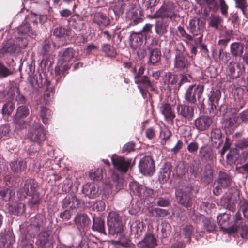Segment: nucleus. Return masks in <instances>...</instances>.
<instances>
[{
  "label": "nucleus",
  "mask_w": 248,
  "mask_h": 248,
  "mask_svg": "<svg viewBox=\"0 0 248 248\" xmlns=\"http://www.w3.org/2000/svg\"><path fill=\"white\" fill-rule=\"evenodd\" d=\"M74 51L72 48H67L62 50L59 54V60L57 65L55 69V74L58 77L56 82L59 81L62 78V74L64 76V72L70 67V61L74 57Z\"/></svg>",
  "instance_id": "1"
},
{
  "label": "nucleus",
  "mask_w": 248,
  "mask_h": 248,
  "mask_svg": "<svg viewBox=\"0 0 248 248\" xmlns=\"http://www.w3.org/2000/svg\"><path fill=\"white\" fill-rule=\"evenodd\" d=\"M107 225L108 234L114 235L120 234L124 230L121 216L114 211H110L108 216Z\"/></svg>",
  "instance_id": "2"
},
{
  "label": "nucleus",
  "mask_w": 248,
  "mask_h": 248,
  "mask_svg": "<svg viewBox=\"0 0 248 248\" xmlns=\"http://www.w3.org/2000/svg\"><path fill=\"white\" fill-rule=\"evenodd\" d=\"M155 18H168L170 21H174L178 15L176 7L172 2H167L163 5L154 15Z\"/></svg>",
  "instance_id": "3"
},
{
  "label": "nucleus",
  "mask_w": 248,
  "mask_h": 248,
  "mask_svg": "<svg viewBox=\"0 0 248 248\" xmlns=\"http://www.w3.org/2000/svg\"><path fill=\"white\" fill-rule=\"evenodd\" d=\"M185 47L182 43L177 46V51L174 62V67L178 70L183 71L188 68L190 65L185 54L184 53Z\"/></svg>",
  "instance_id": "4"
},
{
  "label": "nucleus",
  "mask_w": 248,
  "mask_h": 248,
  "mask_svg": "<svg viewBox=\"0 0 248 248\" xmlns=\"http://www.w3.org/2000/svg\"><path fill=\"white\" fill-rule=\"evenodd\" d=\"M28 138L40 146L46 138V131L43 126L40 123L33 124L31 130L28 134Z\"/></svg>",
  "instance_id": "5"
},
{
  "label": "nucleus",
  "mask_w": 248,
  "mask_h": 248,
  "mask_svg": "<svg viewBox=\"0 0 248 248\" xmlns=\"http://www.w3.org/2000/svg\"><path fill=\"white\" fill-rule=\"evenodd\" d=\"M30 114L29 108L25 105H20L16 109V112L14 119L16 127L18 129L26 128L28 124L24 120Z\"/></svg>",
  "instance_id": "6"
},
{
  "label": "nucleus",
  "mask_w": 248,
  "mask_h": 248,
  "mask_svg": "<svg viewBox=\"0 0 248 248\" xmlns=\"http://www.w3.org/2000/svg\"><path fill=\"white\" fill-rule=\"evenodd\" d=\"M128 6L126 12L127 18L132 20L134 25L141 22L143 20V15L141 9L138 4V0H134L128 5Z\"/></svg>",
  "instance_id": "7"
},
{
  "label": "nucleus",
  "mask_w": 248,
  "mask_h": 248,
  "mask_svg": "<svg viewBox=\"0 0 248 248\" xmlns=\"http://www.w3.org/2000/svg\"><path fill=\"white\" fill-rule=\"evenodd\" d=\"M129 187L133 194L137 196L141 200L151 196L154 190L134 181L130 183Z\"/></svg>",
  "instance_id": "8"
},
{
  "label": "nucleus",
  "mask_w": 248,
  "mask_h": 248,
  "mask_svg": "<svg viewBox=\"0 0 248 248\" xmlns=\"http://www.w3.org/2000/svg\"><path fill=\"white\" fill-rule=\"evenodd\" d=\"M203 86L201 85H190L185 93V98L189 103L195 104L200 100L203 93Z\"/></svg>",
  "instance_id": "9"
},
{
  "label": "nucleus",
  "mask_w": 248,
  "mask_h": 248,
  "mask_svg": "<svg viewBox=\"0 0 248 248\" xmlns=\"http://www.w3.org/2000/svg\"><path fill=\"white\" fill-rule=\"evenodd\" d=\"M45 221L44 217L41 215H38L31 217L30 226L28 229L29 235L31 237H34L38 232L43 228Z\"/></svg>",
  "instance_id": "10"
},
{
  "label": "nucleus",
  "mask_w": 248,
  "mask_h": 248,
  "mask_svg": "<svg viewBox=\"0 0 248 248\" xmlns=\"http://www.w3.org/2000/svg\"><path fill=\"white\" fill-rule=\"evenodd\" d=\"M205 27V21L200 18H194L189 21L188 29L194 35H200L198 39L200 42L202 40V31Z\"/></svg>",
  "instance_id": "11"
},
{
  "label": "nucleus",
  "mask_w": 248,
  "mask_h": 248,
  "mask_svg": "<svg viewBox=\"0 0 248 248\" xmlns=\"http://www.w3.org/2000/svg\"><path fill=\"white\" fill-rule=\"evenodd\" d=\"M52 232L49 230H44L39 232L37 238L36 244L41 248H47L53 244Z\"/></svg>",
  "instance_id": "12"
},
{
  "label": "nucleus",
  "mask_w": 248,
  "mask_h": 248,
  "mask_svg": "<svg viewBox=\"0 0 248 248\" xmlns=\"http://www.w3.org/2000/svg\"><path fill=\"white\" fill-rule=\"evenodd\" d=\"M38 186L36 182L32 179H27L25 183L24 187L20 189L17 192V195L19 201L24 199L27 195L36 191Z\"/></svg>",
  "instance_id": "13"
},
{
  "label": "nucleus",
  "mask_w": 248,
  "mask_h": 248,
  "mask_svg": "<svg viewBox=\"0 0 248 248\" xmlns=\"http://www.w3.org/2000/svg\"><path fill=\"white\" fill-rule=\"evenodd\" d=\"M140 172L144 175H151L155 171V163L150 156H145L140 159L139 164Z\"/></svg>",
  "instance_id": "14"
},
{
  "label": "nucleus",
  "mask_w": 248,
  "mask_h": 248,
  "mask_svg": "<svg viewBox=\"0 0 248 248\" xmlns=\"http://www.w3.org/2000/svg\"><path fill=\"white\" fill-rule=\"evenodd\" d=\"M111 161L114 167L122 172H125L131 166V159L113 155Z\"/></svg>",
  "instance_id": "15"
},
{
  "label": "nucleus",
  "mask_w": 248,
  "mask_h": 248,
  "mask_svg": "<svg viewBox=\"0 0 248 248\" xmlns=\"http://www.w3.org/2000/svg\"><path fill=\"white\" fill-rule=\"evenodd\" d=\"M91 17L93 22L99 28L108 27L110 24V20L106 10L96 11L91 15Z\"/></svg>",
  "instance_id": "16"
},
{
  "label": "nucleus",
  "mask_w": 248,
  "mask_h": 248,
  "mask_svg": "<svg viewBox=\"0 0 248 248\" xmlns=\"http://www.w3.org/2000/svg\"><path fill=\"white\" fill-rule=\"evenodd\" d=\"M178 116L188 121H191L194 117V108L193 107L185 104L178 103L176 107Z\"/></svg>",
  "instance_id": "17"
},
{
  "label": "nucleus",
  "mask_w": 248,
  "mask_h": 248,
  "mask_svg": "<svg viewBox=\"0 0 248 248\" xmlns=\"http://www.w3.org/2000/svg\"><path fill=\"white\" fill-rule=\"evenodd\" d=\"M211 94L209 96L208 110L209 112H214L215 110H218L220 109L219 105V101L221 98V91L218 89H213L210 93Z\"/></svg>",
  "instance_id": "18"
},
{
  "label": "nucleus",
  "mask_w": 248,
  "mask_h": 248,
  "mask_svg": "<svg viewBox=\"0 0 248 248\" xmlns=\"http://www.w3.org/2000/svg\"><path fill=\"white\" fill-rule=\"evenodd\" d=\"M199 156L203 162L212 163L216 160V153L208 145H203L199 149Z\"/></svg>",
  "instance_id": "19"
},
{
  "label": "nucleus",
  "mask_w": 248,
  "mask_h": 248,
  "mask_svg": "<svg viewBox=\"0 0 248 248\" xmlns=\"http://www.w3.org/2000/svg\"><path fill=\"white\" fill-rule=\"evenodd\" d=\"M175 195L178 202L184 207H189L192 205V199L187 188L176 189Z\"/></svg>",
  "instance_id": "20"
},
{
  "label": "nucleus",
  "mask_w": 248,
  "mask_h": 248,
  "mask_svg": "<svg viewBox=\"0 0 248 248\" xmlns=\"http://www.w3.org/2000/svg\"><path fill=\"white\" fill-rule=\"evenodd\" d=\"M227 70L232 78H237L245 73V67L242 62H231L228 65Z\"/></svg>",
  "instance_id": "21"
},
{
  "label": "nucleus",
  "mask_w": 248,
  "mask_h": 248,
  "mask_svg": "<svg viewBox=\"0 0 248 248\" xmlns=\"http://www.w3.org/2000/svg\"><path fill=\"white\" fill-rule=\"evenodd\" d=\"M213 123V119L207 116H201L195 119L194 125L199 132H202L209 128Z\"/></svg>",
  "instance_id": "22"
},
{
  "label": "nucleus",
  "mask_w": 248,
  "mask_h": 248,
  "mask_svg": "<svg viewBox=\"0 0 248 248\" xmlns=\"http://www.w3.org/2000/svg\"><path fill=\"white\" fill-rule=\"evenodd\" d=\"M157 245L156 236L148 232L144 235L143 239L137 244L138 248H155Z\"/></svg>",
  "instance_id": "23"
},
{
  "label": "nucleus",
  "mask_w": 248,
  "mask_h": 248,
  "mask_svg": "<svg viewBox=\"0 0 248 248\" xmlns=\"http://www.w3.org/2000/svg\"><path fill=\"white\" fill-rule=\"evenodd\" d=\"M81 204V201L74 195H68L62 201V207L63 209L74 210Z\"/></svg>",
  "instance_id": "24"
},
{
  "label": "nucleus",
  "mask_w": 248,
  "mask_h": 248,
  "mask_svg": "<svg viewBox=\"0 0 248 248\" xmlns=\"http://www.w3.org/2000/svg\"><path fill=\"white\" fill-rule=\"evenodd\" d=\"M82 192L90 199L95 198L99 194L98 186L93 183H87L83 185Z\"/></svg>",
  "instance_id": "25"
},
{
  "label": "nucleus",
  "mask_w": 248,
  "mask_h": 248,
  "mask_svg": "<svg viewBox=\"0 0 248 248\" xmlns=\"http://www.w3.org/2000/svg\"><path fill=\"white\" fill-rule=\"evenodd\" d=\"M134 0H118L110 6V9L113 11L116 20H117L123 14L125 5L130 4Z\"/></svg>",
  "instance_id": "26"
},
{
  "label": "nucleus",
  "mask_w": 248,
  "mask_h": 248,
  "mask_svg": "<svg viewBox=\"0 0 248 248\" xmlns=\"http://www.w3.org/2000/svg\"><path fill=\"white\" fill-rule=\"evenodd\" d=\"M210 139L213 145L218 148L223 142L221 129L216 127H212Z\"/></svg>",
  "instance_id": "27"
},
{
  "label": "nucleus",
  "mask_w": 248,
  "mask_h": 248,
  "mask_svg": "<svg viewBox=\"0 0 248 248\" xmlns=\"http://www.w3.org/2000/svg\"><path fill=\"white\" fill-rule=\"evenodd\" d=\"M10 167L13 172L19 174L26 169L27 162L22 158H17L11 162Z\"/></svg>",
  "instance_id": "28"
},
{
  "label": "nucleus",
  "mask_w": 248,
  "mask_h": 248,
  "mask_svg": "<svg viewBox=\"0 0 248 248\" xmlns=\"http://www.w3.org/2000/svg\"><path fill=\"white\" fill-rule=\"evenodd\" d=\"M170 21L164 19L157 20L155 25V32L158 35H162L168 31Z\"/></svg>",
  "instance_id": "29"
},
{
  "label": "nucleus",
  "mask_w": 248,
  "mask_h": 248,
  "mask_svg": "<svg viewBox=\"0 0 248 248\" xmlns=\"http://www.w3.org/2000/svg\"><path fill=\"white\" fill-rule=\"evenodd\" d=\"M72 26L78 31L85 29L86 26L83 17L78 14L72 16L69 19Z\"/></svg>",
  "instance_id": "30"
},
{
  "label": "nucleus",
  "mask_w": 248,
  "mask_h": 248,
  "mask_svg": "<svg viewBox=\"0 0 248 248\" xmlns=\"http://www.w3.org/2000/svg\"><path fill=\"white\" fill-rule=\"evenodd\" d=\"M217 183L222 188H227L232 185V181L226 172L220 171L218 173Z\"/></svg>",
  "instance_id": "31"
},
{
  "label": "nucleus",
  "mask_w": 248,
  "mask_h": 248,
  "mask_svg": "<svg viewBox=\"0 0 248 248\" xmlns=\"http://www.w3.org/2000/svg\"><path fill=\"white\" fill-rule=\"evenodd\" d=\"M149 54L148 55V62L151 64H155L158 62L161 59V52L160 50L157 48H148Z\"/></svg>",
  "instance_id": "32"
},
{
  "label": "nucleus",
  "mask_w": 248,
  "mask_h": 248,
  "mask_svg": "<svg viewBox=\"0 0 248 248\" xmlns=\"http://www.w3.org/2000/svg\"><path fill=\"white\" fill-rule=\"evenodd\" d=\"M230 218V215L227 212H224L220 213L217 217V222L218 225L220 226V229L224 231L228 232H230L229 230L230 229L226 227L229 224V219Z\"/></svg>",
  "instance_id": "33"
},
{
  "label": "nucleus",
  "mask_w": 248,
  "mask_h": 248,
  "mask_svg": "<svg viewBox=\"0 0 248 248\" xmlns=\"http://www.w3.org/2000/svg\"><path fill=\"white\" fill-rule=\"evenodd\" d=\"M92 229L100 233L107 235V232L105 230V221L104 219L100 217H93V218Z\"/></svg>",
  "instance_id": "34"
},
{
  "label": "nucleus",
  "mask_w": 248,
  "mask_h": 248,
  "mask_svg": "<svg viewBox=\"0 0 248 248\" xmlns=\"http://www.w3.org/2000/svg\"><path fill=\"white\" fill-rule=\"evenodd\" d=\"M8 210L13 214L18 215L24 212L25 204L21 202H15L12 204L8 203Z\"/></svg>",
  "instance_id": "35"
},
{
  "label": "nucleus",
  "mask_w": 248,
  "mask_h": 248,
  "mask_svg": "<svg viewBox=\"0 0 248 248\" xmlns=\"http://www.w3.org/2000/svg\"><path fill=\"white\" fill-rule=\"evenodd\" d=\"M202 179L207 184L210 183L213 179V170L209 164H207L204 167L202 173L201 174Z\"/></svg>",
  "instance_id": "36"
},
{
  "label": "nucleus",
  "mask_w": 248,
  "mask_h": 248,
  "mask_svg": "<svg viewBox=\"0 0 248 248\" xmlns=\"http://www.w3.org/2000/svg\"><path fill=\"white\" fill-rule=\"evenodd\" d=\"M16 31L19 35L27 37H31V35H35V31L30 29V25L28 23H24L18 27Z\"/></svg>",
  "instance_id": "37"
},
{
  "label": "nucleus",
  "mask_w": 248,
  "mask_h": 248,
  "mask_svg": "<svg viewBox=\"0 0 248 248\" xmlns=\"http://www.w3.org/2000/svg\"><path fill=\"white\" fill-rule=\"evenodd\" d=\"M19 51L17 45L12 43V41H9L7 44L0 49V56L2 57L7 53L12 54Z\"/></svg>",
  "instance_id": "38"
},
{
  "label": "nucleus",
  "mask_w": 248,
  "mask_h": 248,
  "mask_svg": "<svg viewBox=\"0 0 248 248\" xmlns=\"http://www.w3.org/2000/svg\"><path fill=\"white\" fill-rule=\"evenodd\" d=\"M53 48L50 46L48 41H45L43 44L38 48V53L44 58L47 59L52 53Z\"/></svg>",
  "instance_id": "39"
},
{
  "label": "nucleus",
  "mask_w": 248,
  "mask_h": 248,
  "mask_svg": "<svg viewBox=\"0 0 248 248\" xmlns=\"http://www.w3.org/2000/svg\"><path fill=\"white\" fill-rule=\"evenodd\" d=\"M160 111L167 120L173 121L175 117L174 113L172 110L171 105L168 103L164 104L160 108Z\"/></svg>",
  "instance_id": "40"
},
{
  "label": "nucleus",
  "mask_w": 248,
  "mask_h": 248,
  "mask_svg": "<svg viewBox=\"0 0 248 248\" xmlns=\"http://www.w3.org/2000/svg\"><path fill=\"white\" fill-rule=\"evenodd\" d=\"M112 182L109 184L111 188L116 187L117 190H120L123 188V179L120 177L116 172H113L111 175Z\"/></svg>",
  "instance_id": "41"
},
{
  "label": "nucleus",
  "mask_w": 248,
  "mask_h": 248,
  "mask_svg": "<svg viewBox=\"0 0 248 248\" xmlns=\"http://www.w3.org/2000/svg\"><path fill=\"white\" fill-rule=\"evenodd\" d=\"M4 181L8 186H16L20 182L19 174H9L4 177Z\"/></svg>",
  "instance_id": "42"
},
{
  "label": "nucleus",
  "mask_w": 248,
  "mask_h": 248,
  "mask_svg": "<svg viewBox=\"0 0 248 248\" xmlns=\"http://www.w3.org/2000/svg\"><path fill=\"white\" fill-rule=\"evenodd\" d=\"M74 220L79 229L84 228L89 223V218L87 216L83 213L77 214Z\"/></svg>",
  "instance_id": "43"
},
{
  "label": "nucleus",
  "mask_w": 248,
  "mask_h": 248,
  "mask_svg": "<svg viewBox=\"0 0 248 248\" xmlns=\"http://www.w3.org/2000/svg\"><path fill=\"white\" fill-rule=\"evenodd\" d=\"M52 112L51 110L46 106H42L40 108V117L42 122L45 125L48 124L51 118Z\"/></svg>",
  "instance_id": "44"
},
{
  "label": "nucleus",
  "mask_w": 248,
  "mask_h": 248,
  "mask_svg": "<svg viewBox=\"0 0 248 248\" xmlns=\"http://www.w3.org/2000/svg\"><path fill=\"white\" fill-rule=\"evenodd\" d=\"M171 164L167 162L161 168L159 179L163 182H165L169 179L171 174Z\"/></svg>",
  "instance_id": "45"
},
{
  "label": "nucleus",
  "mask_w": 248,
  "mask_h": 248,
  "mask_svg": "<svg viewBox=\"0 0 248 248\" xmlns=\"http://www.w3.org/2000/svg\"><path fill=\"white\" fill-rule=\"evenodd\" d=\"M240 124L237 116H232L226 119L224 123L225 128L228 129L230 131L233 130Z\"/></svg>",
  "instance_id": "46"
},
{
  "label": "nucleus",
  "mask_w": 248,
  "mask_h": 248,
  "mask_svg": "<svg viewBox=\"0 0 248 248\" xmlns=\"http://www.w3.org/2000/svg\"><path fill=\"white\" fill-rule=\"evenodd\" d=\"M239 156V153L236 148L231 149L229 153L226 155L227 163L230 165L235 164Z\"/></svg>",
  "instance_id": "47"
},
{
  "label": "nucleus",
  "mask_w": 248,
  "mask_h": 248,
  "mask_svg": "<svg viewBox=\"0 0 248 248\" xmlns=\"http://www.w3.org/2000/svg\"><path fill=\"white\" fill-rule=\"evenodd\" d=\"M101 50L108 57L114 58L117 55L115 48L108 44H103L101 46Z\"/></svg>",
  "instance_id": "48"
},
{
  "label": "nucleus",
  "mask_w": 248,
  "mask_h": 248,
  "mask_svg": "<svg viewBox=\"0 0 248 248\" xmlns=\"http://www.w3.org/2000/svg\"><path fill=\"white\" fill-rule=\"evenodd\" d=\"M230 49L232 55L235 57L241 55L243 52L242 45L238 42L232 43L230 46Z\"/></svg>",
  "instance_id": "49"
},
{
  "label": "nucleus",
  "mask_w": 248,
  "mask_h": 248,
  "mask_svg": "<svg viewBox=\"0 0 248 248\" xmlns=\"http://www.w3.org/2000/svg\"><path fill=\"white\" fill-rule=\"evenodd\" d=\"M14 69L11 67H7L0 62V79L6 78L13 73Z\"/></svg>",
  "instance_id": "50"
},
{
  "label": "nucleus",
  "mask_w": 248,
  "mask_h": 248,
  "mask_svg": "<svg viewBox=\"0 0 248 248\" xmlns=\"http://www.w3.org/2000/svg\"><path fill=\"white\" fill-rule=\"evenodd\" d=\"M15 195L14 191L7 188H3L0 190V196L5 201L12 200Z\"/></svg>",
  "instance_id": "51"
},
{
  "label": "nucleus",
  "mask_w": 248,
  "mask_h": 248,
  "mask_svg": "<svg viewBox=\"0 0 248 248\" xmlns=\"http://www.w3.org/2000/svg\"><path fill=\"white\" fill-rule=\"evenodd\" d=\"M150 212L152 216L156 218L165 217L169 214L167 210L159 208H153L150 210Z\"/></svg>",
  "instance_id": "52"
},
{
  "label": "nucleus",
  "mask_w": 248,
  "mask_h": 248,
  "mask_svg": "<svg viewBox=\"0 0 248 248\" xmlns=\"http://www.w3.org/2000/svg\"><path fill=\"white\" fill-rule=\"evenodd\" d=\"M31 37H25L24 36L19 35L16 38V45H17L18 48L20 50V49H24L26 48L29 41Z\"/></svg>",
  "instance_id": "53"
},
{
  "label": "nucleus",
  "mask_w": 248,
  "mask_h": 248,
  "mask_svg": "<svg viewBox=\"0 0 248 248\" xmlns=\"http://www.w3.org/2000/svg\"><path fill=\"white\" fill-rule=\"evenodd\" d=\"M53 34L56 37L60 38L65 36H69L71 35V31L68 29L61 26L55 29Z\"/></svg>",
  "instance_id": "54"
},
{
  "label": "nucleus",
  "mask_w": 248,
  "mask_h": 248,
  "mask_svg": "<svg viewBox=\"0 0 248 248\" xmlns=\"http://www.w3.org/2000/svg\"><path fill=\"white\" fill-rule=\"evenodd\" d=\"M171 135V131L167 127L161 128L160 131V138L162 145H165L167 140Z\"/></svg>",
  "instance_id": "55"
},
{
  "label": "nucleus",
  "mask_w": 248,
  "mask_h": 248,
  "mask_svg": "<svg viewBox=\"0 0 248 248\" xmlns=\"http://www.w3.org/2000/svg\"><path fill=\"white\" fill-rule=\"evenodd\" d=\"M143 41V35L141 33H137L132 36L131 44L135 48L140 47Z\"/></svg>",
  "instance_id": "56"
},
{
  "label": "nucleus",
  "mask_w": 248,
  "mask_h": 248,
  "mask_svg": "<svg viewBox=\"0 0 248 248\" xmlns=\"http://www.w3.org/2000/svg\"><path fill=\"white\" fill-rule=\"evenodd\" d=\"M178 77L171 73H166L164 77V82L165 85L174 84L177 82Z\"/></svg>",
  "instance_id": "57"
},
{
  "label": "nucleus",
  "mask_w": 248,
  "mask_h": 248,
  "mask_svg": "<svg viewBox=\"0 0 248 248\" xmlns=\"http://www.w3.org/2000/svg\"><path fill=\"white\" fill-rule=\"evenodd\" d=\"M31 198L28 200V205L31 208L34 205H38L40 203V198L38 192H34L30 194Z\"/></svg>",
  "instance_id": "58"
},
{
  "label": "nucleus",
  "mask_w": 248,
  "mask_h": 248,
  "mask_svg": "<svg viewBox=\"0 0 248 248\" xmlns=\"http://www.w3.org/2000/svg\"><path fill=\"white\" fill-rule=\"evenodd\" d=\"M18 244L21 246V248H34L32 243L28 240L26 235L23 234L19 237Z\"/></svg>",
  "instance_id": "59"
},
{
  "label": "nucleus",
  "mask_w": 248,
  "mask_h": 248,
  "mask_svg": "<svg viewBox=\"0 0 248 248\" xmlns=\"http://www.w3.org/2000/svg\"><path fill=\"white\" fill-rule=\"evenodd\" d=\"M205 229L208 232H213L216 227L215 222L212 218H205L203 220Z\"/></svg>",
  "instance_id": "60"
},
{
  "label": "nucleus",
  "mask_w": 248,
  "mask_h": 248,
  "mask_svg": "<svg viewBox=\"0 0 248 248\" xmlns=\"http://www.w3.org/2000/svg\"><path fill=\"white\" fill-rule=\"evenodd\" d=\"M234 231L240 233L242 238L244 239L248 238V227L245 224H241L235 230L233 229L232 231V232Z\"/></svg>",
  "instance_id": "61"
},
{
  "label": "nucleus",
  "mask_w": 248,
  "mask_h": 248,
  "mask_svg": "<svg viewBox=\"0 0 248 248\" xmlns=\"http://www.w3.org/2000/svg\"><path fill=\"white\" fill-rule=\"evenodd\" d=\"M15 108L14 104L10 101H8L3 106L2 112L3 115H10Z\"/></svg>",
  "instance_id": "62"
},
{
  "label": "nucleus",
  "mask_w": 248,
  "mask_h": 248,
  "mask_svg": "<svg viewBox=\"0 0 248 248\" xmlns=\"http://www.w3.org/2000/svg\"><path fill=\"white\" fill-rule=\"evenodd\" d=\"M221 21L222 19L219 16H212L209 20V26L217 30Z\"/></svg>",
  "instance_id": "63"
},
{
  "label": "nucleus",
  "mask_w": 248,
  "mask_h": 248,
  "mask_svg": "<svg viewBox=\"0 0 248 248\" xmlns=\"http://www.w3.org/2000/svg\"><path fill=\"white\" fill-rule=\"evenodd\" d=\"M197 3L200 4L206 3L208 8L213 11L217 9V6L215 0H196Z\"/></svg>",
  "instance_id": "64"
}]
</instances>
